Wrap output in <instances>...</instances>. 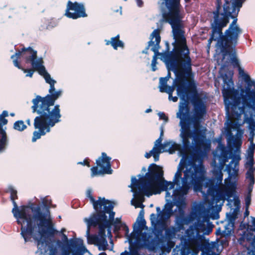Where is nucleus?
Wrapping results in <instances>:
<instances>
[{
    "label": "nucleus",
    "instance_id": "obj_1",
    "mask_svg": "<svg viewBox=\"0 0 255 255\" xmlns=\"http://www.w3.org/2000/svg\"><path fill=\"white\" fill-rule=\"evenodd\" d=\"M184 162L182 158L174 175L173 182L165 180L162 168L155 164L149 166L148 172L144 178H141L140 174L138 175V180L134 176L131 177V184L128 187L133 193L131 204L135 208H143L142 203L144 201V195L149 197L165 191L166 203L162 214L150 215V221L154 228L164 229L167 227L169 219L174 213V206L178 209V211L176 209L175 212H178V215H183V209L186 205L185 195L190 188L193 187L196 192L205 193L203 187H201L205 178V171L203 165H197L194 161L189 162L185 164L184 176L182 178Z\"/></svg>",
    "mask_w": 255,
    "mask_h": 255
},
{
    "label": "nucleus",
    "instance_id": "obj_2",
    "mask_svg": "<svg viewBox=\"0 0 255 255\" xmlns=\"http://www.w3.org/2000/svg\"><path fill=\"white\" fill-rule=\"evenodd\" d=\"M217 23L214 24L213 33L208 40L210 46L212 41H216L215 57L219 65L223 79L222 93L226 113L239 107V103L243 102L246 97L255 92V80L251 79L240 65L236 57L235 47L238 44L242 29L236 24V19L232 22L225 31L224 35Z\"/></svg>",
    "mask_w": 255,
    "mask_h": 255
},
{
    "label": "nucleus",
    "instance_id": "obj_3",
    "mask_svg": "<svg viewBox=\"0 0 255 255\" xmlns=\"http://www.w3.org/2000/svg\"><path fill=\"white\" fill-rule=\"evenodd\" d=\"M214 160L212 163L214 167L213 179L205 178L201 186L205 191V200L193 203L189 221H196L194 225L186 231L190 238L189 247L193 252H196L202 244V236L200 234L208 235L211 229L206 231L205 222L209 217L211 211L222 206L225 200L231 198L235 189V184L228 182L227 179L223 184L222 170L225 163L228 162V153L226 147L220 144L214 152Z\"/></svg>",
    "mask_w": 255,
    "mask_h": 255
},
{
    "label": "nucleus",
    "instance_id": "obj_4",
    "mask_svg": "<svg viewBox=\"0 0 255 255\" xmlns=\"http://www.w3.org/2000/svg\"><path fill=\"white\" fill-rule=\"evenodd\" d=\"M8 192L14 206L12 212L17 219L18 224L21 225L20 235L25 242H30L33 239L37 243L38 255H44L48 251V236L54 235L56 232L52 223L48 201L41 199L42 204L35 206H21L18 208L15 199L17 191L12 186H9ZM49 255H56L55 251L50 250Z\"/></svg>",
    "mask_w": 255,
    "mask_h": 255
},
{
    "label": "nucleus",
    "instance_id": "obj_5",
    "mask_svg": "<svg viewBox=\"0 0 255 255\" xmlns=\"http://www.w3.org/2000/svg\"><path fill=\"white\" fill-rule=\"evenodd\" d=\"M41 60L37 59L32 61L33 66L36 68L40 75L44 78L46 82L50 85L49 94L44 97L36 95L31 101V109L33 113H36L38 116L34 120L35 130L33 133V142L39 139L41 136L50 131V128L56 124L61 122V115L60 106L54 105L55 102L63 93L62 90H56L54 85L56 81L53 79L47 73L44 66L41 64Z\"/></svg>",
    "mask_w": 255,
    "mask_h": 255
},
{
    "label": "nucleus",
    "instance_id": "obj_6",
    "mask_svg": "<svg viewBox=\"0 0 255 255\" xmlns=\"http://www.w3.org/2000/svg\"><path fill=\"white\" fill-rule=\"evenodd\" d=\"M243 102L239 103V107L230 111L229 114H226L227 121L225 125L227 130L231 132L232 130H236L235 135L230 133L228 138V142L233 145L236 149L231 153L230 158L232 160L228 167V171L230 175L237 176L239 172V162L241 160V146L242 144L243 135L244 130L240 127L245 123L249 125L250 137L249 141L250 144L254 143V138L255 136V92L246 97Z\"/></svg>",
    "mask_w": 255,
    "mask_h": 255
},
{
    "label": "nucleus",
    "instance_id": "obj_7",
    "mask_svg": "<svg viewBox=\"0 0 255 255\" xmlns=\"http://www.w3.org/2000/svg\"><path fill=\"white\" fill-rule=\"evenodd\" d=\"M84 221L87 225L86 237L88 243L94 244L98 247L100 251L107 249L108 242L105 238V229L99 224L98 219L85 218Z\"/></svg>",
    "mask_w": 255,
    "mask_h": 255
},
{
    "label": "nucleus",
    "instance_id": "obj_8",
    "mask_svg": "<svg viewBox=\"0 0 255 255\" xmlns=\"http://www.w3.org/2000/svg\"><path fill=\"white\" fill-rule=\"evenodd\" d=\"M145 221L143 217H138L133 225V231L131 233L132 239L128 238V243L130 248L134 246L141 248L149 246L152 243V236L147 232H143V230L147 231L145 226Z\"/></svg>",
    "mask_w": 255,
    "mask_h": 255
},
{
    "label": "nucleus",
    "instance_id": "obj_9",
    "mask_svg": "<svg viewBox=\"0 0 255 255\" xmlns=\"http://www.w3.org/2000/svg\"><path fill=\"white\" fill-rule=\"evenodd\" d=\"M236 0H233L232 5L230 7V4L229 2L227 0H225L226 3L224 4L223 6L224 13L220 14L219 12V9L221 7V2L219 0H217V10L213 12L214 16V21L212 23V33H213V26L215 22L217 23V25L220 27L219 28H220L221 31L222 32V28L226 26L227 24L229 23L230 17L234 19L232 22L235 19H236V22L237 21V18L236 16L238 13L241 7H239L236 5V4L235 5L234 4ZM236 24H237V22Z\"/></svg>",
    "mask_w": 255,
    "mask_h": 255
},
{
    "label": "nucleus",
    "instance_id": "obj_10",
    "mask_svg": "<svg viewBox=\"0 0 255 255\" xmlns=\"http://www.w3.org/2000/svg\"><path fill=\"white\" fill-rule=\"evenodd\" d=\"M163 136V127H161L160 128V136L154 142L152 149L149 152L145 153L144 155L145 157L149 158L152 156L154 161H157L159 160V154L161 153L167 152L172 154L176 151L180 149V145L171 140H166L163 144H161Z\"/></svg>",
    "mask_w": 255,
    "mask_h": 255
},
{
    "label": "nucleus",
    "instance_id": "obj_11",
    "mask_svg": "<svg viewBox=\"0 0 255 255\" xmlns=\"http://www.w3.org/2000/svg\"><path fill=\"white\" fill-rule=\"evenodd\" d=\"M21 57H24L25 59H26L27 62H30L32 67L38 72V71L32 65L33 60V61H35L37 59H41L42 61L41 64L43 66V61L42 58H38L37 57V51L34 50L31 47L23 48L21 50H19L16 52L14 54L11 56V59H12V62L14 66L19 69H21L23 71L24 73H27L26 75V77H32L33 74V71L32 70H26L21 68L18 62V60Z\"/></svg>",
    "mask_w": 255,
    "mask_h": 255
},
{
    "label": "nucleus",
    "instance_id": "obj_12",
    "mask_svg": "<svg viewBox=\"0 0 255 255\" xmlns=\"http://www.w3.org/2000/svg\"><path fill=\"white\" fill-rule=\"evenodd\" d=\"M114 207V206L111 209H109L108 211L103 209V213L94 214L89 217V218L93 219L94 220H95V219H98L99 222L98 225L101 224L105 229L107 228L108 234H109L110 236H111V229L112 226L114 225L115 229H117L120 228L119 225L121 224V218L114 219L115 213L112 211Z\"/></svg>",
    "mask_w": 255,
    "mask_h": 255
},
{
    "label": "nucleus",
    "instance_id": "obj_13",
    "mask_svg": "<svg viewBox=\"0 0 255 255\" xmlns=\"http://www.w3.org/2000/svg\"><path fill=\"white\" fill-rule=\"evenodd\" d=\"M111 158L108 156L105 152H102L101 156L96 161L97 166L91 168V176L102 175L104 174H111L113 170L111 168Z\"/></svg>",
    "mask_w": 255,
    "mask_h": 255
},
{
    "label": "nucleus",
    "instance_id": "obj_14",
    "mask_svg": "<svg viewBox=\"0 0 255 255\" xmlns=\"http://www.w3.org/2000/svg\"><path fill=\"white\" fill-rule=\"evenodd\" d=\"M65 15L74 19L87 16L84 5L82 3L72 2L70 0L67 4Z\"/></svg>",
    "mask_w": 255,
    "mask_h": 255
},
{
    "label": "nucleus",
    "instance_id": "obj_15",
    "mask_svg": "<svg viewBox=\"0 0 255 255\" xmlns=\"http://www.w3.org/2000/svg\"><path fill=\"white\" fill-rule=\"evenodd\" d=\"M155 229L163 230V229L161 228ZM165 229V234L163 237V239L169 243V246L170 248H173L174 244L173 242L170 241L176 238V236L180 237V235L178 233H180L181 230H184L182 221L180 219H177L174 226L168 228H166V227Z\"/></svg>",
    "mask_w": 255,
    "mask_h": 255
},
{
    "label": "nucleus",
    "instance_id": "obj_16",
    "mask_svg": "<svg viewBox=\"0 0 255 255\" xmlns=\"http://www.w3.org/2000/svg\"><path fill=\"white\" fill-rule=\"evenodd\" d=\"M86 253L90 254L84 245L83 241L76 239L70 241V245L68 248L63 249L62 255H84Z\"/></svg>",
    "mask_w": 255,
    "mask_h": 255
},
{
    "label": "nucleus",
    "instance_id": "obj_17",
    "mask_svg": "<svg viewBox=\"0 0 255 255\" xmlns=\"http://www.w3.org/2000/svg\"><path fill=\"white\" fill-rule=\"evenodd\" d=\"M86 195L88 198H89L91 203L93 204L94 208L96 211H98L99 207L102 208L103 207V209L108 211L109 209H111V208L115 205V203L114 202L106 200L104 198H102L99 197L98 201H95L92 196V190L91 189H88L87 190Z\"/></svg>",
    "mask_w": 255,
    "mask_h": 255
},
{
    "label": "nucleus",
    "instance_id": "obj_18",
    "mask_svg": "<svg viewBox=\"0 0 255 255\" xmlns=\"http://www.w3.org/2000/svg\"><path fill=\"white\" fill-rule=\"evenodd\" d=\"M7 123V120L0 116V142L2 140L3 138L4 141H5V144L3 145V148L0 149V152H2L6 149L8 143V139L5 132L6 127H4Z\"/></svg>",
    "mask_w": 255,
    "mask_h": 255
},
{
    "label": "nucleus",
    "instance_id": "obj_19",
    "mask_svg": "<svg viewBox=\"0 0 255 255\" xmlns=\"http://www.w3.org/2000/svg\"><path fill=\"white\" fill-rule=\"evenodd\" d=\"M105 41L106 45H111L115 50H117L119 47L124 49L125 47L124 42L120 39L119 34L111 37L110 40L105 39Z\"/></svg>",
    "mask_w": 255,
    "mask_h": 255
},
{
    "label": "nucleus",
    "instance_id": "obj_20",
    "mask_svg": "<svg viewBox=\"0 0 255 255\" xmlns=\"http://www.w3.org/2000/svg\"><path fill=\"white\" fill-rule=\"evenodd\" d=\"M169 77H161L159 79V85L158 88L161 92H166L169 88H172L174 87L167 85V81L169 80Z\"/></svg>",
    "mask_w": 255,
    "mask_h": 255
},
{
    "label": "nucleus",
    "instance_id": "obj_21",
    "mask_svg": "<svg viewBox=\"0 0 255 255\" xmlns=\"http://www.w3.org/2000/svg\"><path fill=\"white\" fill-rule=\"evenodd\" d=\"M247 169L248 171L246 173V178L249 179L250 181V192H251L252 188H250V187H252L255 183L254 173L255 171V167H251Z\"/></svg>",
    "mask_w": 255,
    "mask_h": 255
},
{
    "label": "nucleus",
    "instance_id": "obj_22",
    "mask_svg": "<svg viewBox=\"0 0 255 255\" xmlns=\"http://www.w3.org/2000/svg\"><path fill=\"white\" fill-rule=\"evenodd\" d=\"M13 128L19 131H23L26 128V126L22 121H17L14 123Z\"/></svg>",
    "mask_w": 255,
    "mask_h": 255
},
{
    "label": "nucleus",
    "instance_id": "obj_23",
    "mask_svg": "<svg viewBox=\"0 0 255 255\" xmlns=\"http://www.w3.org/2000/svg\"><path fill=\"white\" fill-rule=\"evenodd\" d=\"M246 163L245 167L246 168H249L254 167V155H246Z\"/></svg>",
    "mask_w": 255,
    "mask_h": 255
},
{
    "label": "nucleus",
    "instance_id": "obj_24",
    "mask_svg": "<svg viewBox=\"0 0 255 255\" xmlns=\"http://www.w3.org/2000/svg\"><path fill=\"white\" fill-rule=\"evenodd\" d=\"M174 91V87L172 88H169L168 91L165 93L168 94V99L169 101H172L173 102H176L178 100V97L176 96L173 97L172 93Z\"/></svg>",
    "mask_w": 255,
    "mask_h": 255
},
{
    "label": "nucleus",
    "instance_id": "obj_25",
    "mask_svg": "<svg viewBox=\"0 0 255 255\" xmlns=\"http://www.w3.org/2000/svg\"><path fill=\"white\" fill-rule=\"evenodd\" d=\"M255 149V144H250V145L247 150V155H254V151Z\"/></svg>",
    "mask_w": 255,
    "mask_h": 255
},
{
    "label": "nucleus",
    "instance_id": "obj_26",
    "mask_svg": "<svg viewBox=\"0 0 255 255\" xmlns=\"http://www.w3.org/2000/svg\"><path fill=\"white\" fill-rule=\"evenodd\" d=\"M158 116L160 119L163 120L164 121L165 123H167L168 122V118L166 116L165 114L163 112H159L158 113Z\"/></svg>",
    "mask_w": 255,
    "mask_h": 255
},
{
    "label": "nucleus",
    "instance_id": "obj_27",
    "mask_svg": "<svg viewBox=\"0 0 255 255\" xmlns=\"http://www.w3.org/2000/svg\"><path fill=\"white\" fill-rule=\"evenodd\" d=\"M234 228V223L232 222H230L228 224L225 226L226 230H230V231H228V232H230Z\"/></svg>",
    "mask_w": 255,
    "mask_h": 255
},
{
    "label": "nucleus",
    "instance_id": "obj_28",
    "mask_svg": "<svg viewBox=\"0 0 255 255\" xmlns=\"http://www.w3.org/2000/svg\"><path fill=\"white\" fill-rule=\"evenodd\" d=\"M251 200V195H250V193H249L248 195V196L246 197V199H245V202H246V205L247 208H248L249 206V205H250Z\"/></svg>",
    "mask_w": 255,
    "mask_h": 255
},
{
    "label": "nucleus",
    "instance_id": "obj_29",
    "mask_svg": "<svg viewBox=\"0 0 255 255\" xmlns=\"http://www.w3.org/2000/svg\"><path fill=\"white\" fill-rule=\"evenodd\" d=\"M245 0H236L235 1V2L234 3V4H236L239 7H242L243 3L245 1Z\"/></svg>",
    "mask_w": 255,
    "mask_h": 255
},
{
    "label": "nucleus",
    "instance_id": "obj_30",
    "mask_svg": "<svg viewBox=\"0 0 255 255\" xmlns=\"http://www.w3.org/2000/svg\"><path fill=\"white\" fill-rule=\"evenodd\" d=\"M78 164H81L82 165H87V166L89 167L90 165L87 159L84 160L83 161H79L77 163Z\"/></svg>",
    "mask_w": 255,
    "mask_h": 255
},
{
    "label": "nucleus",
    "instance_id": "obj_31",
    "mask_svg": "<svg viewBox=\"0 0 255 255\" xmlns=\"http://www.w3.org/2000/svg\"><path fill=\"white\" fill-rule=\"evenodd\" d=\"M125 230H126V237L127 238V241L128 242V238H130V239H132V236H131V234H130V235H128V232H129V230H128V228L126 226L125 227Z\"/></svg>",
    "mask_w": 255,
    "mask_h": 255
},
{
    "label": "nucleus",
    "instance_id": "obj_32",
    "mask_svg": "<svg viewBox=\"0 0 255 255\" xmlns=\"http://www.w3.org/2000/svg\"><path fill=\"white\" fill-rule=\"evenodd\" d=\"M136 4L139 7H141L143 5V1L142 0H135Z\"/></svg>",
    "mask_w": 255,
    "mask_h": 255
},
{
    "label": "nucleus",
    "instance_id": "obj_33",
    "mask_svg": "<svg viewBox=\"0 0 255 255\" xmlns=\"http://www.w3.org/2000/svg\"><path fill=\"white\" fill-rule=\"evenodd\" d=\"M252 245L255 248V251H252L250 252V253L252 254H251L252 255H255V236L254 237V238L253 239Z\"/></svg>",
    "mask_w": 255,
    "mask_h": 255
},
{
    "label": "nucleus",
    "instance_id": "obj_34",
    "mask_svg": "<svg viewBox=\"0 0 255 255\" xmlns=\"http://www.w3.org/2000/svg\"><path fill=\"white\" fill-rule=\"evenodd\" d=\"M0 116L3 118H5L6 117L8 116V112L6 111H3Z\"/></svg>",
    "mask_w": 255,
    "mask_h": 255
},
{
    "label": "nucleus",
    "instance_id": "obj_35",
    "mask_svg": "<svg viewBox=\"0 0 255 255\" xmlns=\"http://www.w3.org/2000/svg\"><path fill=\"white\" fill-rule=\"evenodd\" d=\"M5 144V141L3 139H2V140L0 142V149H2L3 148V145Z\"/></svg>",
    "mask_w": 255,
    "mask_h": 255
},
{
    "label": "nucleus",
    "instance_id": "obj_36",
    "mask_svg": "<svg viewBox=\"0 0 255 255\" xmlns=\"http://www.w3.org/2000/svg\"><path fill=\"white\" fill-rule=\"evenodd\" d=\"M156 210L157 211V214L156 215H159L160 214H162V211H161L160 208L159 207H157L156 208Z\"/></svg>",
    "mask_w": 255,
    "mask_h": 255
},
{
    "label": "nucleus",
    "instance_id": "obj_37",
    "mask_svg": "<svg viewBox=\"0 0 255 255\" xmlns=\"http://www.w3.org/2000/svg\"><path fill=\"white\" fill-rule=\"evenodd\" d=\"M149 47H150V49H151L152 46H149L148 44L146 49L142 51V53L146 54L147 53V50Z\"/></svg>",
    "mask_w": 255,
    "mask_h": 255
},
{
    "label": "nucleus",
    "instance_id": "obj_38",
    "mask_svg": "<svg viewBox=\"0 0 255 255\" xmlns=\"http://www.w3.org/2000/svg\"><path fill=\"white\" fill-rule=\"evenodd\" d=\"M62 236H63V240L64 241H68V238L66 235L63 234Z\"/></svg>",
    "mask_w": 255,
    "mask_h": 255
},
{
    "label": "nucleus",
    "instance_id": "obj_39",
    "mask_svg": "<svg viewBox=\"0 0 255 255\" xmlns=\"http://www.w3.org/2000/svg\"><path fill=\"white\" fill-rule=\"evenodd\" d=\"M249 211L247 209V210H246L245 212L244 213L245 217H248L249 216Z\"/></svg>",
    "mask_w": 255,
    "mask_h": 255
},
{
    "label": "nucleus",
    "instance_id": "obj_40",
    "mask_svg": "<svg viewBox=\"0 0 255 255\" xmlns=\"http://www.w3.org/2000/svg\"><path fill=\"white\" fill-rule=\"evenodd\" d=\"M151 111H152L151 109L149 108V109H146V110H145V112L146 113H148L151 112Z\"/></svg>",
    "mask_w": 255,
    "mask_h": 255
},
{
    "label": "nucleus",
    "instance_id": "obj_41",
    "mask_svg": "<svg viewBox=\"0 0 255 255\" xmlns=\"http://www.w3.org/2000/svg\"><path fill=\"white\" fill-rule=\"evenodd\" d=\"M142 215L143 216V211H141L140 212L138 217H142Z\"/></svg>",
    "mask_w": 255,
    "mask_h": 255
},
{
    "label": "nucleus",
    "instance_id": "obj_42",
    "mask_svg": "<svg viewBox=\"0 0 255 255\" xmlns=\"http://www.w3.org/2000/svg\"><path fill=\"white\" fill-rule=\"evenodd\" d=\"M27 124L28 125H30V119H27L26 121Z\"/></svg>",
    "mask_w": 255,
    "mask_h": 255
},
{
    "label": "nucleus",
    "instance_id": "obj_43",
    "mask_svg": "<svg viewBox=\"0 0 255 255\" xmlns=\"http://www.w3.org/2000/svg\"><path fill=\"white\" fill-rule=\"evenodd\" d=\"M99 255H107L105 253H101Z\"/></svg>",
    "mask_w": 255,
    "mask_h": 255
},
{
    "label": "nucleus",
    "instance_id": "obj_44",
    "mask_svg": "<svg viewBox=\"0 0 255 255\" xmlns=\"http://www.w3.org/2000/svg\"><path fill=\"white\" fill-rule=\"evenodd\" d=\"M65 231V229H64V228H63V229H62V230H61V233H63V232H64Z\"/></svg>",
    "mask_w": 255,
    "mask_h": 255
},
{
    "label": "nucleus",
    "instance_id": "obj_45",
    "mask_svg": "<svg viewBox=\"0 0 255 255\" xmlns=\"http://www.w3.org/2000/svg\"><path fill=\"white\" fill-rule=\"evenodd\" d=\"M10 115H11V116H13L14 115V114L13 113H11V114H10Z\"/></svg>",
    "mask_w": 255,
    "mask_h": 255
},
{
    "label": "nucleus",
    "instance_id": "obj_46",
    "mask_svg": "<svg viewBox=\"0 0 255 255\" xmlns=\"http://www.w3.org/2000/svg\"><path fill=\"white\" fill-rule=\"evenodd\" d=\"M253 222H255V218H253Z\"/></svg>",
    "mask_w": 255,
    "mask_h": 255
},
{
    "label": "nucleus",
    "instance_id": "obj_47",
    "mask_svg": "<svg viewBox=\"0 0 255 255\" xmlns=\"http://www.w3.org/2000/svg\"><path fill=\"white\" fill-rule=\"evenodd\" d=\"M142 170H144V171H145L146 169H145V168H142Z\"/></svg>",
    "mask_w": 255,
    "mask_h": 255
},
{
    "label": "nucleus",
    "instance_id": "obj_48",
    "mask_svg": "<svg viewBox=\"0 0 255 255\" xmlns=\"http://www.w3.org/2000/svg\"><path fill=\"white\" fill-rule=\"evenodd\" d=\"M111 243L112 244V247L113 246V243L112 242V241L111 242Z\"/></svg>",
    "mask_w": 255,
    "mask_h": 255
},
{
    "label": "nucleus",
    "instance_id": "obj_49",
    "mask_svg": "<svg viewBox=\"0 0 255 255\" xmlns=\"http://www.w3.org/2000/svg\"><path fill=\"white\" fill-rule=\"evenodd\" d=\"M58 218H59V219H60V218H61V216H58Z\"/></svg>",
    "mask_w": 255,
    "mask_h": 255
},
{
    "label": "nucleus",
    "instance_id": "obj_50",
    "mask_svg": "<svg viewBox=\"0 0 255 255\" xmlns=\"http://www.w3.org/2000/svg\"><path fill=\"white\" fill-rule=\"evenodd\" d=\"M186 1H187L188 0H185Z\"/></svg>",
    "mask_w": 255,
    "mask_h": 255
}]
</instances>
